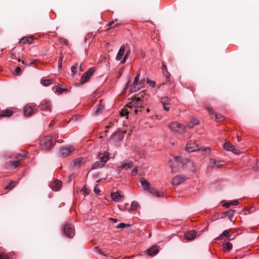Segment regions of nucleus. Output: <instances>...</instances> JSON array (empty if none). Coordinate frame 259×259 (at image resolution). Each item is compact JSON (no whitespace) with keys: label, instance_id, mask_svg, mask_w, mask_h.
<instances>
[{"label":"nucleus","instance_id":"obj_29","mask_svg":"<svg viewBox=\"0 0 259 259\" xmlns=\"http://www.w3.org/2000/svg\"><path fill=\"white\" fill-rule=\"evenodd\" d=\"M148 191L152 194H155L157 197H161L163 196V193L162 192L158 191L154 188L151 187Z\"/></svg>","mask_w":259,"mask_h":259},{"label":"nucleus","instance_id":"obj_61","mask_svg":"<svg viewBox=\"0 0 259 259\" xmlns=\"http://www.w3.org/2000/svg\"><path fill=\"white\" fill-rule=\"evenodd\" d=\"M114 22V21H111L108 23V26H111Z\"/></svg>","mask_w":259,"mask_h":259},{"label":"nucleus","instance_id":"obj_16","mask_svg":"<svg viewBox=\"0 0 259 259\" xmlns=\"http://www.w3.org/2000/svg\"><path fill=\"white\" fill-rule=\"evenodd\" d=\"M140 73H138L135 78H134V82L132 87L131 90L132 92H136L139 90L140 88L139 87H137L138 85L139 79L140 78Z\"/></svg>","mask_w":259,"mask_h":259},{"label":"nucleus","instance_id":"obj_8","mask_svg":"<svg viewBox=\"0 0 259 259\" xmlns=\"http://www.w3.org/2000/svg\"><path fill=\"white\" fill-rule=\"evenodd\" d=\"M95 69L94 68H90L88 71L82 75L81 78L80 83L81 84L84 83L85 82L88 81L94 73Z\"/></svg>","mask_w":259,"mask_h":259},{"label":"nucleus","instance_id":"obj_45","mask_svg":"<svg viewBox=\"0 0 259 259\" xmlns=\"http://www.w3.org/2000/svg\"><path fill=\"white\" fill-rule=\"evenodd\" d=\"M217 163V162L215 159H211L210 160V164L212 168L215 167Z\"/></svg>","mask_w":259,"mask_h":259},{"label":"nucleus","instance_id":"obj_28","mask_svg":"<svg viewBox=\"0 0 259 259\" xmlns=\"http://www.w3.org/2000/svg\"><path fill=\"white\" fill-rule=\"evenodd\" d=\"M165 99H166L167 100H169V98H168L167 97H162L161 98V103L162 104L163 110L166 111H168L169 110V107L167 106L169 105V103H165V101H164Z\"/></svg>","mask_w":259,"mask_h":259},{"label":"nucleus","instance_id":"obj_13","mask_svg":"<svg viewBox=\"0 0 259 259\" xmlns=\"http://www.w3.org/2000/svg\"><path fill=\"white\" fill-rule=\"evenodd\" d=\"M205 108L208 111L209 113L211 115H214V117H215V120L217 121H220L224 119V116L221 114H217L213 110L212 107L209 106H205Z\"/></svg>","mask_w":259,"mask_h":259},{"label":"nucleus","instance_id":"obj_4","mask_svg":"<svg viewBox=\"0 0 259 259\" xmlns=\"http://www.w3.org/2000/svg\"><path fill=\"white\" fill-rule=\"evenodd\" d=\"M169 127L173 132L179 134H182L185 132V126L177 122L171 123L169 125Z\"/></svg>","mask_w":259,"mask_h":259},{"label":"nucleus","instance_id":"obj_58","mask_svg":"<svg viewBox=\"0 0 259 259\" xmlns=\"http://www.w3.org/2000/svg\"><path fill=\"white\" fill-rule=\"evenodd\" d=\"M204 151L206 152V154H208L210 152V149L208 147L204 149Z\"/></svg>","mask_w":259,"mask_h":259},{"label":"nucleus","instance_id":"obj_30","mask_svg":"<svg viewBox=\"0 0 259 259\" xmlns=\"http://www.w3.org/2000/svg\"><path fill=\"white\" fill-rule=\"evenodd\" d=\"M33 41V38L31 37H24L21 38L19 41L20 44H25L27 42L31 44Z\"/></svg>","mask_w":259,"mask_h":259},{"label":"nucleus","instance_id":"obj_64","mask_svg":"<svg viewBox=\"0 0 259 259\" xmlns=\"http://www.w3.org/2000/svg\"><path fill=\"white\" fill-rule=\"evenodd\" d=\"M241 137H240L239 136H237V141H238V142H240V141H241Z\"/></svg>","mask_w":259,"mask_h":259},{"label":"nucleus","instance_id":"obj_55","mask_svg":"<svg viewBox=\"0 0 259 259\" xmlns=\"http://www.w3.org/2000/svg\"><path fill=\"white\" fill-rule=\"evenodd\" d=\"M254 168L255 170L259 171V161L256 162V165Z\"/></svg>","mask_w":259,"mask_h":259},{"label":"nucleus","instance_id":"obj_21","mask_svg":"<svg viewBox=\"0 0 259 259\" xmlns=\"http://www.w3.org/2000/svg\"><path fill=\"white\" fill-rule=\"evenodd\" d=\"M127 44L125 45V47L124 45H122L120 47L119 50L117 53V55H116V60H120L122 58L124 53L125 49L127 48Z\"/></svg>","mask_w":259,"mask_h":259},{"label":"nucleus","instance_id":"obj_52","mask_svg":"<svg viewBox=\"0 0 259 259\" xmlns=\"http://www.w3.org/2000/svg\"><path fill=\"white\" fill-rule=\"evenodd\" d=\"M103 106H102V105H99L97 111H96V113H98L99 112H100L101 110H102L103 109Z\"/></svg>","mask_w":259,"mask_h":259},{"label":"nucleus","instance_id":"obj_46","mask_svg":"<svg viewBox=\"0 0 259 259\" xmlns=\"http://www.w3.org/2000/svg\"><path fill=\"white\" fill-rule=\"evenodd\" d=\"M130 226V225L129 224H124V223H120L117 226V228H124L125 227H128Z\"/></svg>","mask_w":259,"mask_h":259},{"label":"nucleus","instance_id":"obj_63","mask_svg":"<svg viewBox=\"0 0 259 259\" xmlns=\"http://www.w3.org/2000/svg\"><path fill=\"white\" fill-rule=\"evenodd\" d=\"M79 70L80 71H83V69H82V63L80 64V66H79Z\"/></svg>","mask_w":259,"mask_h":259},{"label":"nucleus","instance_id":"obj_9","mask_svg":"<svg viewBox=\"0 0 259 259\" xmlns=\"http://www.w3.org/2000/svg\"><path fill=\"white\" fill-rule=\"evenodd\" d=\"M223 147L226 150L232 151L235 154H238L240 152V151L237 149L235 146L229 142L225 143L223 145Z\"/></svg>","mask_w":259,"mask_h":259},{"label":"nucleus","instance_id":"obj_44","mask_svg":"<svg viewBox=\"0 0 259 259\" xmlns=\"http://www.w3.org/2000/svg\"><path fill=\"white\" fill-rule=\"evenodd\" d=\"M81 191L83 192V193L84 195H87L89 194V190L88 189L85 187H83Z\"/></svg>","mask_w":259,"mask_h":259},{"label":"nucleus","instance_id":"obj_48","mask_svg":"<svg viewBox=\"0 0 259 259\" xmlns=\"http://www.w3.org/2000/svg\"><path fill=\"white\" fill-rule=\"evenodd\" d=\"M21 71V68L20 67H17L15 70V72L16 74H19Z\"/></svg>","mask_w":259,"mask_h":259},{"label":"nucleus","instance_id":"obj_17","mask_svg":"<svg viewBox=\"0 0 259 259\" xmlns=\"http://www.w3.org/2000/svg\"><path fill=\"white\" fill-rule=\"evenodd\" d=\"M40 109L42 110H47L51 111V104L48 101L44 100L39 106Z\"/></svg>","mask_w":259,"mask_h":259},{"label":"nucleus","instance_id":"obj_40","mask_svg":"<svg viewBox=\"0 0 259 259\" xmlns=\"http://www.w3.org/2000/svg\"><path fill=\"white\" fill-rule=\"evenodd\" d=\"M77 67H78L77 63H75L74 65H73L71 67V72L73 74H75L76 73Z\"/></svg>","mask_w":259,"mask_h":259},{"label":"nucleus","instance_id":"obj_39","mask_svg":"<svg viewBox=\"0 0 259 259\" xmlns=\"http://www.w3.org/2000/svg\"><path fill=\"white\" fill-rule=\"evenodd\" d=\"M130 111L128 110L127 108H124L121 112H120V115L121 116H123L125 115H128Z\"/></svg>","mask_w":259,"mask_h":259},{"label":"nucleus","instance_id":"obj_62","mask_svg":"<svg viewBox=\"0 0 259 259\" xmlns=\"http://www.w3.org/2000/svg\"><path fill=\"white\" fill-rule=\"evenodd\" d=\"M144 82H145V79H142V80L140 81V84H143V83H144Z\"/></svg>","mask_w":259,"mask_h":259},{"label":"nucleus","instance_id":"obj_24","mask_svg":"<svg viewBox=\"0 0 259 259\" xmlns=\"http://www.w3.org/2000/svg\"><path fill=\"white\" fill-rule=\"evenodd\" d=\"M134 97L137 98V101L143 100L144 102H146L148 100V96L144 91L139 93L138 95V97L135 96Z\"/></svg>","mask_w":259,"mask_h":259},{"label":"nucleus","instance_id":"obj_54","mask_svg":"<svg viewBox=\"0 0 259 259\" xmlns=\"http://www.w3.org/2000/svg\"><path fill=\"white\" fill-rule=\"evenodd\" d=\"M131 78L130 77L129 79H128V81L126 83L125 86V88H124L125 90H126L128 88V87L129 86V84L130 83V82H131Z\"/></svg>","mask_w":259,"mask_h":259},{"label":"nucleus","instance_id":"obj_42","mask_svg":"<svg viewBox=\"0 0 259 259\" xmlns=\"http://www.w3.org/2000/svg\"><path fill=\"white\" fill-rule=\"evenodd\" d=\"M235 212V210L233 209H230L228 211H227L226 213V215L229 216V217H232L234 214V213Z\"/></svg>","mask_w":259,"mask_h":259},{"label":"nucleus","instance_id":"obj_33","mask_svg":"<svg viewBox=\"0 0 259 259\" xmlns=\"http://www.w3.org/2000/svg\"><path fill=\"white\" fill-rule=\"evenodd\" d=\"M162 69L163 71V73L165 76V78H166V79H168L169 77L170 74L167 72L166 66L165 65H164V63H163Z\"/></svg>","mask_w":259,"mask_h":259},{"label":"nucleus","instance_id":"obj_36","mask_svg":"<svg viewBox=\"0 0 259 259\" xmlns=\"http://www.w3.org/2000/svg\"><path fill=\"white\" fill-rule=\"evenodd\" d=\"M16 183L14 181H11L8 185L5 187L6 189H12L15 186Z\"/></svg>","mask_w":259,"mask_h":259},{"label":"nucleus","instance_id":"obj_1","mask_svg":"<svg viewBox=\"0 0 259 259\" xmlns=\"http://www.w3.org/2000/svg\"><path fill=\"white\" fill-rule=\"evenodd\" d=\"M26 156L25 152H23V153H18L16 155V161H11L7 163L6 167L9 169H13L17 167L20 163V162L24 159Z\"/></svg>","mask_w":259,"mask_h":259},{"label":"nucleus","instance_id":"obj_37","mask_svg":"<svg viewBox=\"0 0 259 259\" xmlns=\"http://www.w3.org/2000/svg\"><path fill=\"white\" fill-rule=\"evenodd\" d=\"M135 97H134L132 98V101L126 105V106L131 109L133 107H135Z\"/></svg>","mask_w":259,"mask_h":259},{"label":"nucleus","instance_id":"obj_31","mask_svg":"<svg viewBox=\"0 0 259 259\" xmlns=\"http://www.w3.org/2000/svg\"><path fill=\"white\" fill-rule=\"evenodd\" d=\"M239 204V202L237 200H235L233 201H231L229 202L225 203L223 204V206L226 208H229L231 205H238Z\"/></svg>","mask_w":259,"mask_h":259},{"label":"nucleus","instance_id":"obj_49","mask_svg":"<svg viewBox=\"0 0 259 259\" xmlns=\"http://www.w3.org/2000/svg\"><path fill=\"white\" fill-rule=\"evenodd\" d=\"M0 259H9V257L6 254L0 253Z\"/></svg>","mask_w":259,"mask_h":259},{"label":"nucleus","instance_id":"obj_60","mask_svg":"<svg viewBox=\"0 0 259 259\" xmlns=\"http://www.w3.org/2000/svg\"><path fill=\"white\" fill-rule=\"evenodd\" d=\"M55 123V119H54L51 123L50 124L49 126H52L54 125V124Z\"/></svg>","mask_w":259,"mask_h":259},{"label":"nucleus","instance_id":"obj_2","mask_svg":"<svg viewBox=\"0 0 259 259\" xmlns=\"http://www.w3.org/2000/svg\"><path fill=\"white\" fill-rule=\"evenodd\" d=\"M55 143L52 141V138L50 136L45 137L40 141V146L42 149L49 150L55 145Z\"/></svg>","mask_w":259,"mask_h":259},{"label":"nucleus","instance_id":"obj_50","mask_svg":"<svg viewBox=\"0 0 259 259\" xmlns=\"http://www.w3.org/2000/svg\"><path fill=\"white\" fill-rule=\"evenodd\" d=\"M94 191L96 194H99V192H100V189L99 188L97 185H96L94 187Z\"/></svg>","mask_w":259,"mask_h":259},{"label":"nucleus","instance_id":"obj_7","mask_svg":"<svg viewBox=\"0 0 259 259\" xmlns=\"http://www.w3.org/2000/svg\"><path fill=\"white\" fill-rule=\"evenodd\" d=\"M179 157H175L173 160H170L169 161V167L171 169V173H174L177 171L179 165Z\"/></svg>","mask_w":259,"mask_h":259},{"label":"nucleus","instance_id":"obj_22","mask_svg":"<svg viewBox=\"0 0 259 259\" xmlns=\"http://www.w3.org/2000/svg\"><path fill=\"white\" fill-rule=\"evenodd\" d=\"M111 197L114 201H120L122 200L123 196L121 195L119 192L112 193Z\"/></svg>","mask_w":259,"mask_h":259},{"label":"nucleus","instance_id":"obj_56","mask_svg":"<svg viewBox=\"0 0 259 259\" xmlns=\"http://www.w3.org/2000/svg\"><path fill=\"white\" fill-rule=\"evenodd\" d=\"M191 122L194 124L197 125L198 124V121L196 119H193L192 120Z\"/></svg>","mask_w":259,"mask_h":259},{"label":"nucleus","instance_id":"obj_3","mask_svg":"<svg viewBox=\"0 0 259 259\" xmlns=\"http://www.w3.org/2000/svg\"><path fill=\"white\" fill-rule=\"evenodd\" d=\"M64 234L69 238H72L74 234V228L73 225L69 222H66L63 227Z\"/></svg>","mask_w":259,"mask_h":259},{"label":"nucleus","instance_id":"obj_32","mask_svg":"<svg viewBox=\"0 0 259 259\" xmlns=\"http://www.w3.org/2000/svg\"><path fill=\"white\" fill-rule=\"evenodd\" d=\"M105 164L102 161H96L92 166V169H97L99 168H101L104 166Z\"/></svg>","mask_w":259,"mask_h":259},{"label":"nucleus","instance_id":"obj_25","mask_svg":"<svg viewBox=\"0 0 259 259\" xmlns=\"http://www.w3.org/2000/svg\"><path fill=\"white\" fill-rule=\"evenodd\" d=\"M61 185V181L57 179H55L54 180V185L52 186L51 188L54 191H59L60 189Z\"/></svg>","mask_w":259,"mask_h":259},{"label":"nucleus","instance_id":"obj_38","mask_svg":"<svg viewBox=\"0 0 259 259\" xmlns=\"http://www.w3.org/2000/svg\"><path fill=\"white\" fill-rule=\"evenodd\" d=\"M137 206H138L137 202H136V201H133L132 204H131L130 210H136L137 209Z\"/></svg>","mask_w":259,"mask_h":259},{"label":"nucleus","instance_id":"obj_26","mask_svg":"<svg viewBox=\"0 0 259 259\" xmlns=\"http://www.w3.org/2000/svg\"><path fill=\"white\" fill-rule=\"evenodd\" d=\"M84 162V159L83 158H79L74 161L72 164V167H79Z\"/></svg>","mask_w":259,"mask_h":259},{"label":"nucleus","instance_id":"obj_59","mask_svg":"<svg viewBox=\"0 0 259 259\" xmlns=\"http://www.w3.org/2000/svg\"><path fill=\"white\" fill-rule=\"evenodd\" d=\"M126 59H127V58L126 57H124L123 59L121 61V63L124 64L125 62Z\"/></svg>","mask_w":259,"mask_h":259},{"label":"nucleus","instance_id":"obj_47","mask_svg":"<svg viewBox=\"0 0 259 259\" xmlns=\"http://www.w3.org/2000/svg\"><path fill=\"white\" fill-rule=\"evenodd\" d=\"M62 60H63V56H61V55H60V57H59V61H58V67L59 68H60L62 66Z\"/></svg>","mask_w":259,"mask_h":259},{"label":"nucleus","instance_id":"obj_34","mask_svg":"<svg viewBox=\"0 0 259 259\" xmlns=\"http://www.w3.org/2000/svg\"><path fill=\"white\" fill-rule=\"evenodd\" d=\"M222 246L226 250L230 251L231 249H232L233 245L231 243L227 242L226 243H223L222 244Z\"/></svg>","mask_w":259,"mask_h":259},{"label":"nucleus","instance_id":"obj_10","mask_svg":"<svg viewBox=\"0 0 259 259\" xmlns=\"http://www.w3.org/2000/svg\"><path fill=\"white\" fill-rule=\"evenodd\" d=\"M186 150L189 152H192L199 149L198 144L195 142L190 141L187 144Z\"/></svg>","mask_w":259,"mask_h":259},{"label":"nucleus","instance_id":"obj_41","mask_svg":"<svg viewBox=\"0 0 259 259\" xmlns=\"http://www.w3.org/2000/svg\"><path fill=\"white\" fill-rule=\"evenodd\" d=\"M146 82L148 84L151 85L152 87L154 88L156 85V82L154 81H152L150 80L149 78L146 79Z\"/></svg>","mask_w":259,"mask_h":259},{"label":"nucleus","instance_id":"obj_6","mask_svg":"<svg viewBox=\"0 0 259 259\" xmlns=\"http://www.w3.org/2000/svg\"><path fill=\"white\" fill-rule=\"evenodd\" d=\"M36 110L35 105L30 104H26L23 108V113L26 116H30L32 115Z\"/></svg>","mask_w":259,"mask_h":259},{"label":"nucleus","instance_id":"obj_35","mask_svg":"<svg viewBox=\"0 0 259 259\" xmlns=\"http://www.w3.org/2000/svg\"><path fill=\"white\" fill-rule=\"evenodd\" d=\"M41 83L44 86H48L52 83V80L51 79H41Z\"/></svg>","mask_w":259,"mask_h":259},{"label":"nucleus","instance_id":"obj_27","mask_svg":"<svg viewBox=\"0 0 259 259\" xmlns=\"http://www.w3.org/2000/svg\"><path fill=\"white\" fill-rule=\"evenodd\" d=\"M140 182L144 190L148 191L150 189L151 187H150L149 182L145 179L142 178L140 180Z\"/></svg>","mask_w":259,"mask_h":259},{"label":"nucleus","instance_id":"obj_23","mask_svg":"<svg viewBox=\"0 0 259 259\" xmlns=\"http://www.w3.org/2000/svg\"><path fill=\"white\" fill-rule=\"evenodd\" d=\"M223 237H227L229 240H232L233 238H231V234L229 232L228 230H225L217 238H216V240H220L223 239Z\"/></svg>","mask_w":259,"mask_h":259},{"label":"nucleus","instance_id":"obj_11","mask_svg":"<svg viewBox=\"0 0 259 259\" xmlns=\"http://www.w3.org/2000/svg\"><path fill=\"white\" fill-rule=\"evenodd\" d=\"M134 166L133 162L129 160H125L121 162V165L118 167V170L121 171L123 169H128Z\"/></svg>","mask_w":259,"mask_h":259},{"label":"nucleus","instance_id":"obj_20","mask_svg":"<svg viewBox=\"0 0 259 259\" xmlns=\"http://www.w3.org/2000/svg\"><path fill=\"white\" fill-rule=\"evenodd\" d=\"M196 232L194 230L188 231L185 234L186 239L188 240H193L196 237Z\"/></svg>","mask_w":259,"mask_h":259},{"label":"nucleus","instance_id":"obj_5","mask_svg":"<svg viewBox=\"0 0 259 259\" xmlns=\"http://www.w3.org/2000/svg\"><path fill=\"white\" fill-rule=\"evenodd\" d=\"M74 151V148L72 146L62 147L59 150L60 155L62 157H65L69 155Z\"/></svg>","mask_w":259,"mask_h":259},{"label":"nucleus","instance_id":"obj_14","mask_svg":"<svg viewBox=\"0 0 259 259\" xmlns=\"http://www.w3.org/2000/svg\"><path fill=\"white\" fill-rule=\"evenodd\" d=\"M159 250V247L156 245H154L149 249L146 250L147 254L150 256H154L158 253Z\"/></svg>","mask_w":259,"mask_h":259},{"label":"nucleus","instance_id":"obj_18","mask_svg":"<svg viewBox=\"0 0 259 259\" xmlns=\"http://www.w3.org/2000/svg\"><path fill=\"white\" fill-rule=\"evenodd\" d=\"M13 113H14V112L11 109H7L3 110L1 111V113H0V118L10 117L13 114Z\"/></svg>","mask_w":259,"mask_h":259},{"label":"nucleus","instance_id":"obj_15","mask_svg":"<svg viewBox=\"0 0 259 259\" xmlns=\"http://www.w3.org/2000/svg\"><path fill=\"white\" fill-rule=\"evenodd\" d=\"M135 108L134 112L135 114H137L139 111L138 109L144 107L145 105L146 104V102H144L143 100L137 101V98H135Z\"/></svg>","mask_w":259,"mask_h":259},{"label":"nucleus","instance_id":"obj_57","mask_svg":"<svg viewBox=\"0 0 259 259\" xmlns=\"http://www.w3.org/2000/svg\"><path fill=\"white\" fill-rule=\"evenodd\" d=\"M194 124L191 121L190 123H188V126L190 128H192L193 127Z\"/></svg>","mask_w":259,"mask_h":259},{"label":"nucleus","instance_id":"obj_51","mask_svg":"<svg viewBox=\"0 0 259 259\" xmlns=\"http://www.w3.org/2000/svg\"><path fill=\"white\" fill-rule=\"evenodd\" d=\"M131 49L128 47V50L126 51V54L125 55V56L124 57L127 58V57L131 55Z\"/></svg>","mask_w":259,"mask_h":259},{"label":"nucleus","instance_id":"obj_19","mask_svg":"<svg viewBox=\"0 0 259 259\" xmlns=\"http://www.w3.org/2000/svg\"><path fill=\"white\" fill-rule=\"evenodd\" d=\"M98 158L99 161L105 164V163L109 159V153L108 152L99 153L98 155Z\"/></svg>","mask_w":259,"mask_h":259},{"label":"nucleus","instance_id":"obj_53","mask_svg":"<svg viewBox=\"0 0 259 259\" xmlns=\"http://www.w3.org/2000/svg\"><path fill=\"white\" fill-rule=\"evenodd\" d=\"M138 169L136 167H135L132 171V174L133 175H136L137 173Z\"/></svg>","mask_w":259,"mask_h":259},{"label":"nucleus","instance_id":"obj_12","mask_svg":"<svg viewBox=\"0 0 259 259\" xmlns=\"http://www.w3.org/2000/svg\"><path fill=\"white\" fill-rule=\"evenodd\" d=\"M186 179V177L183 175H177L172 179L171 183L174 185H178L185 181Z\"/></svg>","mask_w":259,"mask_h":259},{"label":"nucleus","instance_id":"obj_43","mask_svg":"<svg viewBox=\"0 0 259 259\" xmlns=\"http://www.w3.org/2000/svg\"><path fill=\"white\" fill-rule=\"evenodd\" d=\"M67 91V89H63L60 87H57L56 88V92H58L59 94H62L64 91Z\"/></svg>","mask_w":259,"mask_h":259}]
</instances>
